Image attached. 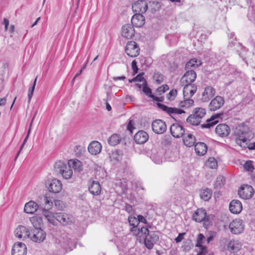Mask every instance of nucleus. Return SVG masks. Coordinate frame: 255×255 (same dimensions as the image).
Returning <instances> with one entry per match:
<instances>
[{"label": "nucleus", "instance_id": "29", "mask_svg": "<svg viewBox=\"0 0 255 255\" xmlns=\"http://www.w3.org/2000/svg\"><path fill=\"white\" fill-rule=\"evenodd\" d=\"M89 190L93 195H98L101 191V187L98 181H93L89 187Z\"/></svg>", "mask_w": 255, "mask_h": 255}, {"label": "nucleus", "instance_id": "61", "mask_svg": "<svg viewBox=\"0 0 255 255\" xmlns=\"http://www.w3.org/2000/svg\"><path fill=\"white\" fill-rule=\"evenodd\" d=\"M131 67L133 70V74L135 75L138 72V68L137 66V63L135 60H133L131 63Z\"/></svg>", "mask_w": 255, "mask_h": 255}, {"label": "nucleus", "instance_id": "20", "mask_svg": "<svg viewBox=\"0 0 255 255\" xmlns=\"http://www.w3.org/2000/svg\"><path fill=\"white\" fill-rule=\"evenodd\" d=\"M242 203L238 200H233L230 203L229 209L231 213L235 214H239L242 210Z\"/></svg>", "mask_w": 255, "mask_h": 255}, {"label": "nucleus", "instance_id": "31", "mask_svg": "<svg viewBox=\"0 0 255 255\" xmlns=\"http://www.w3.org/2000/svg\"><path fill=\"white\" fill-rule=\"evenodd\" d=\"M128 222L129 225L132 226V228L130 229V232H132L133 234L137 235L139 233H137V230L138 229H140L139 227L137 228L138 226V222L137 218L135 217H129L128 218Z\"/></svg>", "mask_w": 255, "mask_h": 255}, {"label": "nucleus", "instance_id": "36", "mask_svg": "<svg viewBox=\"0 0 255 255\" xmlns=\"http://www.w3.org/2000/svg\"><path fill=\"white\" fill-rule=\"evenodd\" d=\"M212 195V191L209 188L203 189L200 192V197L205 201H207L211 198Z\"/></svg>", "mask_w": 255, "mask_h": 255}, {"label": "nucleus", "instance_id": "59", "mask_svg": "<svg viewBox=\"0 0 255 255\" xmlns=\"http://www.w3.org/2000/svg\"><path fill=\"white\" fill-rule=\"evenodd\" d=\"M245 169L248 171H252L254 169L252 161H247L244 164Z\"/></svg>", "mask_w": 255, "mask_h": 255}, {"label": "nucleus", "instance_id": "21", "mask_svg": "<svg viewBox=\"0 0 255 255\" xmlns=\"http://www.w3.org/2000/svg\"><path fill=\"white\" fill-rule=\"evenodd\" d=\"M222 116H223V114H217L212 116L210 119L207 120L206 124H202L201 127L202 128H210L218 123V121L217 119L220 118Z\"/></svg>", "mask_w": 255, "mask_h": 255}, {"label": "nucleus", "instance_id": "11", "mask_svg": "<svg viewBox=\"0 0 255 255\" xmlns=\"http://www.w3.org/2000/svg\"><path fill=\"white\" fill-rule=\"evenodd\" d=\"M225 101L223 97L217 96L210 102L209 109L211 111H215L221 108L224 104Z\"/></svg>", "mask_w": 255, "mask_h": 255}, {"label": "nucleus", "instance_id": "50", "mask_svg": "<svg viewBox=\"0 0 255 255\" xmlns=\"http://www.w3.org/2000/svg\"><path fill=\"white\" fill-rule=\"evenodd\" d=\"M64 244L65 248L70 250H72L76 248L75 242H73L71 239H67L66 241H64Z\"/></svg>", "mask_w": 255, "mask_h": 255}, {"label": "nucleus", "instance_id": "22", "mask_svg": "<svg viewBox=\"0 0 255 255\" xmlns=\"http://www.w3.org/2000/svg\"><path fill=\"white\" fill-rule=\"evenodd\" d=\"M148 133L143 130H139L134 136V140L138 144H143L148 139Z\"/></svg>", "mask_w": 255, "mask_h": 255}, {"label": "nucleus", "instance_id": "54", "mask_svg": "<svg viewBox=\"0 0 255 255\" xmlns=\"http://www.w3.org/2000/svg\"><path fill=\"white\" fill-rule=\"evenodd\" d=\"M177 90H172L166 95V98L169 101H173L177 95Z\"/></svg>", "mask_w": 255, "mask_h": 255}, {"label": "nucleus", "instance_id": "58", "mask_svg": "<svg viewBox=\"0 0 255 255\" xmlns=\"http://www.w3.org/2000/svg\"><path fill=\"white\" fill-rule=\"evenodd\" d=\"M30 127L29 128V130H28V133L27 134V135L26 136V137L25 138L22 144H21V145L20 146V149L19 150V151H18L17 154L16 155L15 157V158H14V160H16V159L17 158L22 148H23L24 144L25 143V142H26L27 140V138L28 137V136H29V133H30Z\"/></svg>", "mask_w": 255, "mask_h": 255}, {"label": "nucleus", "instance_id": "10", "mask_svg": "<svg viewBox=\"0 0 255 255\" xmlns=\"http://www.w3.org/2000/svg\"><path fill=\"white\" fill-rule=\"evenodd\" d=\"M147 3L144 0H140L134 2L132 5V8L135 13H144L147 9Z\"/></svg>", "mask_w": 255, "mask_h": 255}, {"label": "nucleus", "instance_id": "64", "mask_svg": "<svg viewBox=\"0 0 255 255\" xmlns=\"http://www.w3.org/2000/svg\"><path fill=\"white\" fill-rule=\"evenodd\" d=\"M151 96V98H152V99L154 101L162 102L164 101L163 97H157L156 96H155L154 95Z\"/></svg>", "mask_w": 255, "mask_h": 255}, {"label": "nucleus", "instance_id": "39", "mask_svg": "<svg viewBox=\"0 0 255 255\" xmlns=\"http://www.w3.org/2000/svg\"><path fill=\"white\" fill-rule=\"evenodd\" d=\"M54 167L55 172L57 174H60L62 171L63 172L64 169H66L67 165L64 162L58 161L55 163Z\"/></svg>", "mask_w": 255, "mask_h": 255}, {"label": "nucleus", "instance_id": "15", "mask_svg": "<svg viewBox=\"0 0 255 255\" xmlns=\"http://www.w3.org/2000/svg\"><path fill=\"white\" fill-rule=\"evenodd\" d=\"M216 133L221 137L227 136L230 133V128L225 124L218 125L215 129Z\"/></svg>", "mask_w": 255, "mask_h": 255}, {"label": "nucleus", "instance_id": "23", "mask_svg": "<svg viewBox=\"0 0 255 255\" xmlns=\"http://www.w3.org/2000/svg\"><path fill=\"white\" fill-rule=\"evenodd\" d=\"M40 209H42V208H39L38 204L33 201H30L29 202L25 204L24 211L27 214H33L38 210L39 211H41Z\"/></svg>", "mask_w": 255, "mask_h": 255}, {"label": "nucleus", "instance_id": "1", "mask_svg": "<svg viewBox=\"0 0 255 255\" xmlns=\"http://www.w3.org/2000/svg\"><path fill=\"white\" fill-rule=\"evenodd\" d=\"M152 229L151 226H148L146 227H142L137 230V233H141L145 236L144 245L148 249H152L153 245L156 244L159 241V235L160 232L158 231H152L149 229Z\"/></svg>", "mask_w": 255, "mask_h": 255}, {"label": "nucleus", "instance_id": "44", "mask_svg": "<svg viewBox=\"0 0 255 255\" xmlns=\"http://www.w3.org/2000/svg\"><path fill=\"white\" fill-rule=\"evenodd\" d=\"M60 174L62 175L64 178L69 179L72 176L73 170L68 165V166H67L66 169H64V170H63V172L62 171Z\"/></svg>", "mask_w": 255, "mask_h": 255}, {"label": "nucleus", "instance_id": "32", "mask_svg": "<svg viewBox=\"0 0 255 255\" xmlns=\"http://www.w3.org/2000/svg\"><path fill=\"white\" fill-rule=\"evenodd\" d=\"M183 141L185 145L190 147L195 145L196 138L194 135L191 133H188L183 137Z\"/></svg>", "mask_w": 255, "mask_h": 255}, {"label": "nucleus", "instance_id": "5", "mask_svg": "<svg viewBox=\"0 0 255 255\" xmlns=\"http://www.w3.org/2000/svg\"><path fill=\"white\" fill-rule=\"evenodd\" d=\"M231 232L234 234H240L244 229L243 221L240 219L234 220L229 225Z\"/></svg>", "mask_w": 255, "mask_h": 255}, {"label": "nucleus", "instance_id": "57", "mask_svg": "<svg viewBox=\"0 0 255 255\" xmlns=\"http://www.w3.org/2000/svg\"><path fill=\"white\" fill-rule=\"evenodd\" d=\"M30 127L29 128V130H28V133L27 134V135L26 136V137L25 138L22 144H21V145L20 146V149L19 150V151H18L17 154L16 155L15 157V158H14V160H16V159L17 158L22 148H23L24 144L25 143V142H26L27 140V138L28 137V136H29V133H30Z\"/></svg>", "mask_w": 255, "mask_h": 255}, {"label": "nucleus", "instance_id": "51", "mask_svg": "<svg viewBox=\"0 0 255 255\" xmlns=\"http://www.w3.org/2000/svg\"><path fill=\"white\" fill-rule=\"evenodd\" d=\"M206 238L203 234L200 233L197 237V243L196 244V247H200L202 246H204L203 245L204 241H205Z\"/></svg>", "mask_w": 255, "mask_h": 255}, {"label": "nucleus", "instance_id": "8", "mask_svg": "<svg viewBox=\"0 0 255 255\" xmlns=\"http://www.w3.org/2000/svg\"><path fill=\"white\" fill-rule=\"evenodd\" d=\"M55 218L63 225L71 224L74 222V218L70 215L64 213H56Z\"/></svg>", "mask_w": 255, "mask_h": 255}, {"label": "nucleus", "instance_id": "55", "mask_svg": "<svg viewBox=\"0 0 255 255\" xmlns=\"http://www.w3.org/2000/svg\"><path fill=\"white\" fill-rule=\"evenodd\" d=\"M168 89H169L168 86L166 84H165V85H162L161 86L159 87L156 89V92L158 93L159 95H161L162 94L165 93Z\"/></svg>", "mask_w": 255, "mask_h": 255}, {"label": "nucleus", "instance_id": "30", "mask_svg": "<svg viewBox=\"0 0 255 255\" xmlns=\"http://www.w3.org/2000/svg\"><path fill=\"white\" fill-rule=\"evenodd\" d=\"M68 165L73 168L75 172H80L83 169L82 163L78 159L70 160L68 161Z\"/></svg>", "mask_w": 255, "mask_h": 255}, {"label": "nucleus", "instance_id": "56", "mask_svg": "<svg viewBox=\"0 0 255 255\" xmlns=\"http://www.w3.org/2000/svg\"><path fill=\"white\" fill-rule=\"evenodd\" d=\"M54 203L55 207L59 210H62L65 207V204L61 200H55Z\"/></svg>", "mask_w": 255, "mask_h": 255}, {"label": "nucleus", "instance_id": "19", "mask_svg": "<svg viewBox=\"0 0 255 255\" xmlns=\"http://www.w3.org/2000/svg\"><path fill=\"white\" fill-rule=\"evenodd\" d=\"M215 89L211 86L206 87L202 94V100L204 102H208L215 95Z\"/></svg>", "mask_w": 255, "mask_h": 255}, {"label": "nucleus", "instance_id": "14", "mask_svg": "<svg viewBox=\"0 0 255 255\" xmlns=\"http://www.w3.org/2000/svg\"><path fill=\"white\" fill-rule=\"evenodd\" d=\"M187 71L181 79L182 83L193 84L196 78V73L193 70H186Z\"/></svg>", "mask_w": 255, "mask_h": 255}, {"label": "nucleus", "instance_id": "62", "mask_svg": "<svg viewBox=\"0 0 255 255\" xmlns=\"http://www.w3.org/2000/svg\"><path fill=\"white\" fill-rule=\"evenodd\" d=\"M143 73H140L138 75H137L136 77L134 78V80H135V82L137 81H142L145 80L143 77Z\"/></svg>", "mask_w": 255, "mask_h": 255}, {"label": "nucleus", "instance_id": "28", "mask_svg": "<svg viewBox=\"0 0 255 255\" xmlns=\"http://www.w3.org/2000/svg\"><path fill=\"white\" fill-rule=\"evenodd\" d=\"M197 88L194 84H185L183 88V93L184 97L188 96L190 94V97H192L197 91Z\"/></svg>", "mask_w": 255, "mask_h": 255}, {"label": "nucleus", "instance_id": "52", "mask_svg": "<svg viewBox=\"0 0 255 255\" xmlns=\"http://www.w3.org/2000/svg\"><path fill=\"white\" fill-rule=\"evenodd\" d=\"M36 80H37V77H36V78L35 79L34 82H33L32 85L31 86V87L30 88H29L28 89V103H29V102L31 100V99L32 97L33 93V92H34V90L35 89V87L36 85Z\"/></svg>", "mask_w": 255, "mask_h": 255}, {"label": "nucleus", "instance_id": "41", "mask_svg": "<svg viewBox=\"0 0 255 255\" xmlns=\"http://www.w3.org/2000/svg\"><path fill=\"white\" fill-rule=\"evenodd\" d=\"M225 182V179L224 177L221 175L218 176L216 180L214 183V187L215 189H218L222 187Z\"/></svg>", "mask_w": 255, "mask_h": 255}, {"label": "nucleus", "instance_id": "43", "mask_svg": "<svg viewBox=\"0 0 255 255\" xmlns=\"http://www.w3.org/2000/svg\"><path fill=\"white\" fill-rule=\"evenodd\" d=\"M194 104V101L192 99L187 98L183 101H181L179 104V107L182 108H188Z\"/></svg>", "mask_w": 255, "mask_h": 255}, {"label": "nucleus", "instance_id": "18", "mask_svg": "<svg viewBox=\"0 0 255 255\" xmlns=\"http://www.w3.org/2000/svg\"><path fill=\"white\" fill-rule=\"evenodd\" d=\"M131 22L133 26L141 27L145 23V18L141 13H135L132 16Z\"/></svg>", "mask_w": 255, "mask_h": 255}, {"label": "nucleus", "instance_id": "25", "mask_svg": "<svg viewBox=\"0 0 255 255\" xmlns=\"http://www.w3.org/2000/svg\"><path fill=\"white\" fill-rule=\"evenodd\" d=\"M206 218V210L203 208L198 209L193 215L192 219L196 222H201Z\"/></svg>", "mask_w": 255, "mask_h": 255}, {"label": "nucleus", "instance_id": "13", "mask_svg": "<svg viewBox=\"0 0 255 255\" xmlns=\"http://www.w3.org/2000/svg\"><path fill=\"white\" fill-rule=\"evenodd\" d=\"M27 248L23 243H15L12 247V255H26Z\"/></svg>", "mask_w": 255, "mask_h": 255}, {"label": "nucleus", "instance_id": "48", "mask_svg": "<svg viewBox=\"0 0 255 255\" xmlns=\"http://www.w3.org/2000/svg\"><path fill=\"white\" fill-rule=\"evenodd\" d=\"M206 165L209 168L214 169L217 166V162L214 157H210L207 161Z\"/></svg>", "mask_w": 255, "mask_h": 255}, {"label": "nucleus", "instance_id": "34", "mask_svg": "<svg viewBox=\"0 0 255 255\" xmlns=\"http://www.w3.org/2000/svg\"><path fill=\"white\" fill-rule=\"evenodd\" d=\"M30 221L33 225L32 229L41 228L43 222L42 218L41 216H34L30 218Z\"/></svg>", "mask_w": 255, "mask_h": 255}, {"label": "nucleus", "instance_id": "40", "mask_svg": "<svg viewBox=\"0 0 255 255\" xmlns=\"http://www.w3.org/2000/svg\"><path fill=\"white\" fill-rule=\"evenodd\" d=\"M157 106L158 108L166 112L169 115H171L172 114H175V111H176V108L168 107L167 106L159 103H157Z\"/></svg>", "mask_w": 255, "mask_h": 255}, {"label": "nucleus", "instance_id": "60", "mask_svg": "<svg viewBox=\"0 0 255 255\" xmlns=\"http://www.w3.org/2000/svg\"><path fill=\"white\" fill-rule=\"evenodd\" d=\"M200 251L197 255H206L208 253L207 248L206 246H202L199 247Z\"/></svg>", "mask_w": 255, "mask_h": 255}, {"label": "nucleus", "instance_id": "17", "mask_svg": "<svg viewBox=\"0 0 255 255\" xmlns=\"http://www.w3.org/2000/svg\"><path fill=\"white\" fill-rule=\"evenodd\" d=\"M49 191L53 193H58L62 189V184L60 180L53 179L49 185Z\"/></svg>", "mask_w": 255, "mask_h": 255}, {"label": "nucleus", "instance_id": "3", "mask_svg": "<svg viewBox=\"0 0 255 255\" xmlns=\"http://www.w3.org/2000/svg\"><path fill=\"white\" fill-rule=\"evenodd\" d=\"M30 232L29 238L33 242L40 243L46 238V234L41 228L31 229Z\"/></svg>", "mask_w": 255, "mask_h": 255}, {"label": "nucleus", "instance_id": "47", "mask_svg": "<svg viewBox=\"0 0 255 255\" xmlns=\"http://www.w3.org/2000/svg\"><path fill=\"white\" fill-rule=\"evenodd\" d=\"M153 78L156 82L160 84L164 81L163 75L159 72H156L153 74Z\"/></svg>", "mask_w": 255, "mask_h": 255}, {"label": "nucleus", "instance_id": "49", "mask_svg": "<svg viewBox=\"0 0 255 255\" xmlns=\"http://www.w3.org/2000/svg\"><path fill=\"white\" fill-rule=\"evenodd\" d=\"M214 216L212 215H207V212H206V218L204 219V227L206 229H208L209 226L211 224V221L213 220Z\"/></svg>", "mask_w": 255, "mask_h": 255}, {"label": "nucleus", "instance_id": "6", "mask_svg": "<svg viewBox=\"0 0 255 255\" xmlns=\"http://www.w3.org/2000/svg\"><path fill=\"white\" fill-rule=\"evenodd\" d=\"M254 193L253 188L250 185L242 186L238 190V195L244 199H248L252 197Z\"/></svg>", "mask_w": 255, "mask_h": 255}, {"label": "nucleus", "instance_id": "16", "mask_svg": "<svg viewBox=\"0 0 255 255\" xmlns=\"http://www.w3.org/2000/svg\"><path fill=\"white\" fill-rule=\"evenodd\" d=\"M30 230L23 226H19L14 231V234L19 239L26 238L30 236Z\"/></svg>", "mask_w": 255, "mask_h": 255}, {"label": "nucleus", "instance_id": "37", "mask_svg": "<svg viewBox=\"0 0 255 255\" xmlns=\"http://www.w3.org/2000/svg\"><path fill=\"white\" fill-rule=\"evenodd\" d=\"M186 122L193 126H198L201 122V119L196 117V115L193 112L186 119Z\"/></svg>", "mask_w": 255, "mask_h": 255}, {"label": "nucleus", "instance_id": "7", "mask_svg": "<svg viewBox=\"0 0 255 255\" xmlns=\"http://www.w3.org/2000/svg\"><path fill=\"white\" fill-rule=\"evenodd\" d=\"M151 127L152 130L157 134H162L167 129L165 122L159 119L154 120L152 123Z\"/></svg>", "mask_w": 255, "mask_h": 255}, {"label": "nucleus", "instance_id": "27", "mask_svg": "<svg viewBox=\"0 0 255 255\" xmlns=\"http://www.w3.org/2000/svg\"><path fill=\"white\" fill-rule=\"evenodd\" d=\"M195 150L197 155L203 156L207 151L208 147L206 144L203 142H199L195 144Z\"/></svg>", "mask_w": 255, "mask_h": 255}, {"label": "nucleus", "instance_id": "42", "mask_svg": "<svg viewBox=\"0 0 255 255\" xmlns=\"http://www.w3.org/2000/svg\"><path fill=\"white\" fill-rule=\"evenodd\" d=\"M150 158L156 164H159L162 162V154L160 153L152 152Z\"/></svg>", "mask_w": 255, "mask_h": 255}, {"label": "nucleus", "instance_id": "2", "mask_svg": "<svg viewBox=\"0 0 255 255\" xmlns=\"http://www.w3.org/2000/svg\"><path fill=\"white\" fill-rule=\"evenodd\" d=\"M249 128L247 126L244 125H240L236 127L234 129V134L237 136L236 138V142L238 144H239L241 147L245 148L247 145V139L246 135L247 133Z\"/></svg>", "mask_w": 255, "mask_h": 255}, {"label": "nucleus", "instance_id": "9", "mask_svg": "<svg viewBox=\"0 0 255 255\" xmlns=\"http://www.w3.org/2000/svg\"><path fill=\"white\" fill-rule=\"evenodd\" d=\"M170 131L172 135L176 138L182 136L185 132L183 126L178 123L173 124L170 126Z\"/></svg>", "mask_w": 255, "mask_h": 255}, {"label": "nucleus", "instance_id": "33", "mask_svg": "<svg viewBox=\"0 0 255 255\" xmlns=\"http://www.w3.org/2000/svg\"><path fill=\"white\" fill-rule=\"evenodd\" d=\"M202 64L201 61L197 58H193L190 60L185 65L186 70H192L191 68H196Z\"/></svg>", "mask_w": 255, "mask_h": 255}, {"label": "nucleus", "instance_id": "46", "mask_svg": "<svg viewBox=\"0 0 255 255\" xmlns=\"http://www.w3.org/2000/svg\"><path fill=\"white\" fill-rule=\"evenodd\" d=\"M142 91L150 98H151V95H153L151 89L148 87L147 83L145 80H144L142 83Z\"/></svg>", "mask_w": 255, "mask_h": 255}, {"label": "nucleus", "instance_id": "45", "mask_svg": "<svg viewBox=\"0 0 255 255\" xmlns=\"http://www.w3.org/2000/svg\"><path fill=\"white\" fill-rule=\"evenodd\" d=\"M193 112L200 119L203 118L206 113V110L202 108H196Z\"/></svg>", "mask_w": 255, "mask_h": 255}, {"label": "nucleus", "instance_id": "26", "mask_svg": "<svg viewBox=\"0 0 255 255\" xmlns=\"http://www.w3.org/2000/svg\"><path fill=\"white\" fill-rule=\"evenodd\" d=\"M242 247V243L238 240L233 239L230 241L227 248L230 252L235 253L239 251Z\"/></svg>", "mask_w": 255, "mask_h": 255}, {"label": "nucleus", "instance_id": "38", "mask_svg": "<svg viewBox=\"0 0 255 255\" xmlns=\"http://www.w3.org/2000/svg\"><path fill=\"white\" fill-rule=\"evenodd\" d=\"M122 138L118 134H113L109 138L108 142L112 146H115L120 143Z\"/></svg>", "mask_w": 255, "mask_h": 255}, {"label": "nucleus", "instance_id": "63", "mask_svg": "<svg viewBox=\"0 0 255 255\" xmlns=\"http://www.w3.org/2000/svg\"><path fill=\"white\" fill-rule=\"evenodd\" d=\"M137 220H138V224L141 222V223H143L145 224H147V222L146 221V220L145 219V218L142 216V215H138L137 216Z\"/></svg>", "mask_w": 255, "mask_h": 255}, {"label": "nucleus", "instance_id": "24", "mask_svg": "<svg viewBox=\"0 0 255 255\" xmlns=\"http://www.w3.org/2000/svg\"><path fill=\"white\" fill-rule=\"evenodd\" d=\"M102 149L101 143L97 141H93L90 143L88 147L89 152L93 155L99 154Z\"/></svg>", "mask_w": 255, "mask_h": 255}, {"label": "nucleus", "instance_id": "35", "mask_svg": "<svg viewBox=\"0 0 255 255\" xmlns=\"http://www.w3.org/2000/svg\"><path fill=\"white\" fill-rule=\"evenodd\" d=\"M41 210L42 214L45 216V218L51 224H54L55 218V214H53L48 210L45 208L40 209Z\"/></svg>", "mask_w": 255, "mask_h": 255}, {"label": "nucleus", "instance_id": "53", "mask_svg": "<svg viewBox=\"0 0 255 255\" xmlns=\"http://www.w3.org/2000/svg\"><path fill=\"white\" fill-rule=\"evenodd\" d=\"M110 158L111 160H115L117 161H119L121 159L120 151L116 150L114 152H113L111 155L110 156Z\"/></svg>", "mask_w": 255, "mask_h": 255}, {"label": "nucleus", "instance_id": "12", "mask_svg": "<svg viewBox=\"0 0 255 255\" xmlns=\"http://www.w3.org/2000/svg\"><path fill=\"white\" fill-rule=\"evenodd\" d=\"M133 26L130 24H126L122 26V35L126 39H131L135 34Z\"/></svg>", "mask_w": 255, "mask_h": 255}, {"label": "nucleus", "instance_id": "4", "mask_svg": "<svg viewBox=\"0 0 255 255\" xmlns=\"http://www.w3.org/2000/svg\"><path fill=\"white\" fill-rule=\"evenodd\" d=\"M140 48L138 44L133 41H128L125 48L126 54L131 57L137 56L139 54Z\"/></svg>", "mask_w": 255, "mask_h": 255}]
</instances>
